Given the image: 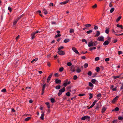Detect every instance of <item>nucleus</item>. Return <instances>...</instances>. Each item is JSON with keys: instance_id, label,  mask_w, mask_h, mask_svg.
Masks as SVG:
<instances>
[{"instance_id": "b1692460", "label": "nucleus", "mask_w": 123, "mask_h": 123, "mask_svg": "<svg viewBox=\"0 0 123 123\" xmlns=\"http://www.w3.org/2000/svg\"><path fill=\"white\" fill-rule=\"evenodd\" d=\"M69 39H66L64 40V42L65 43H67L69 42Z\"/></svg>"}, {"instance_id": "2f4dec72", "label": "nucleus", "mask_w": 123, "mask_h": 123, "mask_svg": "<svg viewBox=\"0 0 123 123\" xmlns=\"http://www.w3.org/2000/svg\"><path fill=\"white\" fill-rule=\"evenodd\" d=\"M88 64L87 63H85L84 65V66L85 68H86L88 66Z\"/></svg>"}, {"instance_id": "864d4df0", "label": "nucleus", "mask_w": 123, "mask_h": 123, "mask_svg": "<svg viewBox=\"0 0 123 123\" xmlns=\"http://www.w3.org/2000/svg\"><path fill=\"white\" fill-rule=\"evenodd\" d=\"M120 89L121 90L123 89V83H121Z\"/></svg>"}, {"instance_id": "774afa93", "label": "nucleus", "mask_w": 123, "mask_h": 123, "mask_svg": "<svg viewBox=\"0 0 123 123\" xmlns=\"http://www.w3.org/2000/svg\"><path fill=\"white\" fill-rule=\"evenodd\" d=\"M117 120H115L113 121L112 123H117Z\"/></svg>"}, {"instance_id": "4c0bfd02", "label": "nucleus", "mask_w": 123, "mask_h": 123, "mask_svg": "<svg viewBox=\"0 0 123 123\" xmlns=\"http://www.w3.org/2000/svg\"><path fill=\"white\" fill-rule=\"evenodd\" d=\"M96 81V80L95 79H93L91 81L92 82L93 84L95 83Z\"/></svg>"}, {"instance_id": "37998d69", "label": "nucleus", "mask_w": 123, "mask_h": 123, "mask_svg": "<svg viewBox=\"0 0 123 123\" xmlns=\"http://www.w3.org/2000/svg\"><path fill=\"white\" fill-rule=\"evenodd\" d=\"M50 101L52 103H54L55 102V99L53 98H52L50 99Z\"/></svg>"}, {"instance_id": "09e8293b", "label": "nucleus", "mask_w": 123, "mask_h": 123, "mask_svg": "<svg viewBox=\"0 0 123 123\" xmlns=\"http://www.w3.org/2000/svg\"><path fill=\"white\" fill-rule=\"evenodd\" d=\"M92 72L90 71H89L87 73L90 76H91L92 75Z\"/></svg>"}, {"instance_id": "cd10ccee", "label": "nucleus", "mask_w": 123, "mask_h": 123, "mask_svg": "<svg viewBox=\"0 0 123 123\" xmlns=\"http://www.w3.org/2000/svg\"><path fill=\"white\" fill-rule=\"evenodd\" d=\"M68 81V80H66V82L65 83H64L63 84V85L65 87H66V86H67V81Z\"/></svg>"}, {"instance_id": "4d7b16f0", "label": "nucleus", "mask_w": 123, "mask_h": 123, "mask_svg": "<svg viewBox=\"0 0 123 123\" xmlns=\"http://www.w3.org/2000/svg\"><path fill=\"white\" fill-rule=\"evenodd\" d=\"M54 76L56 77H58L59 76L58 73H57L55 74H54Z\"/></svg>"}, {"instance_id": "bf43d9fd", "label": "nucleus", "mask_w": 123, "mask_h": 123, "mask_svg": "<svg viewBox=\"0 0 123 123\" xmlns=\"http://www.w3.org/2000/svg\"><path fill=\"white\" fill-rule=\"evenodd\" d=\"M8 9L10 11V12H11L12 11V9L10 7H8Z\"/></svg>"}, {"instance_id": "c9c22d12", "label": "nucleus", "mask_w": 123, "mask_h": 123, "mask_svg": "<svg viewBox=\"0 0 123 123\" xmlns=\"http://www.w3.org/2000/svg\"><path fill=\"white\" fill-rule=\"evenodd\" d=\"M37 12H38L40 14V15L42 17H44L42 15H41L40 14V13L41 12V11H37Z\"/></svg>"}, {"instance_id": "13d9d810", "label": "nucleus", "mask_w": 123, "mask_h": 123, "mask_svg": "<svg viewBox=\"0 0 123 123\" xmlns=\"http://www.w3.org/2000/svg\"><path fill=\"white\" fill-rule=\"evenodd\" d=\"M120 76H113V78L114 79H116L120 77Z\"/></svg>"}, {"instance_id": "3c124183", "label": "nucleus", "mask_w": 123, "mask_h": 123, "mask_svg": "<svg viewBox=\"0 0 123 123\" xmlns=\"http://www.w3.org/2000/svg\"><path fill=\"white\" fill-rule=\"evenodd\" d=\"M78 77L76 75H74V76L73 79L74 80H76L77 79Z\"/></svg>"}, {"instance_id": "1a4fd4ad", "label": "nucleus", "mask_w": 123, "mask_h": 123, "mask_svg": "<svg viewBox=\"0 0 123 123\" xmlns=\"http://www.w3.org/2000/svg\"><path fill=\"white\" fill-rule=\"evenodd\" d=\"M104 37L102 36H101L100 37H99L97 38V40H99L100 41H104Z\"/></svg>"}, {"instance_id": "338daca9", "label": "nucleus", "mask_w": 123, "mask_h": 123, "mask_svg": "<svg viewBox=\"0 0 123 123\" xmlns=\"http://www.w3.org/2000/svg\"><path fill=\"white\" fill-rule=\"evenodd\" d=\"M109 60V58H106L105 59V61L106 62L108 61Z\"/></svg>"}, {"instance_id": "c85d7f7f", "label": "nucleus", "mask_w": 123, "mask_h": 123, "mask_svg": "<svg viewBox=\"0 0 123 123\" xmlns=\"http://www.w3.org/2000/svg\"><path fill=\"white\" fill-rule=\"evenodd\" d=\"M61 35L60 34H58L56 35L55 37V38H57L58 37H60L61 36Z\"/></svg>"}, {"instance_id": "c03bdc74", "label": "nucleus", "mask_w": 123, "mask_h": 123, "mask_svg": "<svg viewBox=\"0 0 123 123\" xmlns=\"http://www.w3.org/2000/svg\"><path fill=\"white\" fill-rule=\"evenodd\" d=\"M67 64L68 66H70L72 65V63L70 62H69L67 63Z\"/></svg>"}, {"instance_id": "6e6552de", "label": "nucleus", "mask_w": 123, "mask_h": 123, "mask_svg": "<svg viewBox=\"0 0 123 123\" xmlns=\"http://www.w3.org/2000/svg\"><path fill=\"white\" fill-rule=\"evenodd\" d=\"M119 97V96H116L112 101V103H114L115 101L117 100Z\"/></svg>"}, {"instance_id": "ddd939ff", "label": "nucleus", "mask_w": 123, "mask_h": 123, "mask_svg": "<svg viewBox=\"0 0 123 123\" xmlns=\"http://www.w3.org/2000/svg\"><path fill=\"white\" fill-rule=\"evenodd\" d=\"M109 43V41H107L106 40L105 41L104 43H103V44L104 45H108Z\"/></svg>"}, {"instance_id": "49530a36", "label": "nucleus", "mask_w": 123, "mask_h": 123, "mask_svg": "<svg viewBox=\"0 0 123 123\" xmlns=\"http://www.w3.org/2000/svg\"><path fill=\"white\" fill-rule=\"evenodd\" d=\"M82 41L83 42H85L86 44L87 43V42L85 39H82Z\"/></svg>"}, {"instance_id": "bb28decb", "label": "nucleus", "mask_w": 123, "mask_h": 123, "mask_svg": "<svg viewBox=\"0 0 123 123\" xmlns=\"http://www.w3.org/2000/svg\"><path fill=\"white\" fill-rule=\"evenodd\" d=\"M114 9H115L114 8H111L110 10V12L111 13H112L114 11Z\"/></svg>"}, {"instance_id": "4468645a", "label": "nucleus", "mask_w": 123, "mask_h": 123, "mask_svg": "<svg viewBox=\"0 0 123 123\" xmlns=\"http://www.w3.org/2000/svg\"><path fill=\"white\" fill-rule=\"evenodd\" d=\"M68 2V1L66 0V1L63 2H60V4L61 5H63L64 4H66Z\"/></svg>"}, {"instance_id": "69168bd1", "label": "nucleus", "mask_w": 123, "mask_h": 123, "mask_svg": "<svg viewBox=\"0 0 123 123\" xmlns=\"http://www.w3.org/2000/svg\"><path fill=\"white\" fill-rule=\"evenodd\" d=\"M47 65L49 67H50V64L49 62H47Z\"/></svg>"}, {"instance_id": "f257e3e1", "label": "nucleus", "mask_w": 123, "mask_h": 123, "mask_svg": "<svg viewBox=\"0 0 123 123\" xmlns=\"http://www.w3.org/2000/svg\"><path fill=\"white\" fill-rule=\"evenodd\" d=\"M65 90V88L64 87H63L62 89H60L58 93V96H60L62 94V92H64Z\"/></svg>"}, {"instance_id": "7ed1b4c3", "label": "nucleus", "mask_w": 123, "mask_h": 123, "mask_svg": "<svg viewBox=\"0 0 123 123\" xmlns=\"http://www.w3.org/2000/svg\"><path fill=\"white\" fill-rule=\"evenodd\" d=\"M90 117L89 116H86L82 117L81 118V119L82 120L86 119L88 121L90 119Z\"/></svg>"}, {"instance_id": "aec40b11", "label": "nucleus", "mask_w": 123, "mask_h": 123, "mask_svg": "<svg viewBox=\"0 0 123 123\" xmlns=\"http://www.w3.org/2000/svg\"><path fill=\"white\" fill-rule=\"evenodd\" d=\"M61 86L60 85H58L56 86L55 87V88L56 89L58 90L61 88Z\"/></svg>"}, {"instance_id": "4be33fe9", "label": "nucleus", "mask_w": 123, "mask_h": 123, "mask_svg": "<svg viewBox=\"0 0 123 123\" xmlns=\"http://www.w3.org/2000/svg\"><path fill=\"white\" fill-rule=\"evenodd\" d=\"M95 70L97 72H98L100 71V68L99 67H97L95 69Z\"/></svg>"}, {"instance_id": "f3484780", "label": "nucleus", "mask_w": 123, "mask_h": 123, "mask_svg": "<svg viewBox=\"0 0 123 123\" xmlns=\"http://www.w3.org/2000/svg\"><path fill=\"white\" fill-rule=\"evenodd\" d=\"M44 114L43 112L42 113L41 116L40 118L42 120H43L44 119Z\"/></svg>"}, {"instance_id": "39448f33", "label": "nucleus", "mask_w": 123, "mask_h": 123, "mask_svg": "<svg viewBox=\"0 0 123 123\" xmlns=\"http://www.w3.org/2000/svg\"><path fill=\"white\" fill-rule=\"evenodd\" d=\"M46 86V84L45 83L43 84V86H42V92L41 93V95H43V94L44 92V90L45 89V88Z\"/></svg>"}, {"instance_id": "6ab92c4d", "label": "nucleus", "mask_w": 123, "mask_h": 123, "mask_svg": "<svg viewBox=\"0 0 123 123\" xmlns=\"http://www.w3.org/2000/svg\"><path fill=\"white\" fill-rule=\"evenodd\" d=\"M109 28H106L105 31V32L107 34L109 33Z\"/></svg>"}, {"instance_id": "6e6d98bb", "label": "nucleus", "mask_w": 123, "mask_h": 123, "mask_svg": "<svg viewBox=\"0 0 123 123\" xmlns=\"http://www.w3.org/2000/svg\"><path fill=\"white\" fill-rule=\"evenodd\" d=\"M66 95L67 96H70V94L69 92H67L66 93Z\"/></svg>"}, {"instance_id": "412c9836", "label": "nucleus", "mask_w": 123, "mask_h": 123, "mask_svg": "<svg viewBox=\"0 0 123 123\" xmlns=\"http://www.w3.org/2000/svg\"><path fill=\"white\" fill-rule=\"evenodd\" d=\"M106 108L105 107L103 108L102 109V113H104L105 111Z\"/></svg>"}, {"instance_id": "0eeeda50", "label": "nucleus", "mask_w": 123, "mask_h": 123, "mask_svg": "<svg viewBox=\"0 0 123 123\" xmlns=\"http://www.w3.org/2000/svg\"><path fill=\"white\" fill-rule=\"evenodd\" d=\"M55 82L56 84H60L61 83V80H60L56 79L55 80Z\"/></svg>"}, {"instance_id": "393cba45", "label": "nucleus", "mask_w": 123, "mask_h": 123, "mask_svg": "<svg viewBox=\"0 0 123 123\" xmlns=\"http://www.w3.org/2000/svg\"><path fill=\"white\" fill-rule=\"evenodd\" d=\"M117 27L119 28H121V29H122L123 28V26L122 25H120L118 24H117Z\"/></svg>"}, {"instance_id": "20e7f679", "label": "nucleus", "mask_w": 123, "mask_h": 123, "mask_svg": "<svg viewBox=\"0 0 123 123\" xmlns=\"http://www.w3.org/2000/svg\"><path fill=\"white\" fill-rule=\"evenodd\" d=\"M57 53L58 54L60 55H64L65 54V52L62 50H58Z\"/></svg>"}, {"instance_id": "8fccbe9b", "label": "nucleus", "mask_w": 123, "mask_h": 123, "mask_svg": "<svg viewBox=\"0 0 123 123\" xmlns=\"http://www.w3.org/2000/svg\"><path fill=\"white\" fill-rule=\"evenodd\" d=\"M89 85L91 87H92L93 86V85L91 82H89Z\"/></svg>"}, {"instance_id": "a19ab883", "label": "nucleus", "mask_w": 123, "mask_h": 123, "mask_svg": "<svg viewBox=\"0 0 123 123\" xmlns=\"http://www.w3.org/2000/svg\"><path fill=\"white\" fill-rule=\"evenodd\" d=\"M119 108L118 107H117L115 108L114 110L116 111H118L119 110Z\"/></svg>"}, {"instance_id": "79ce46f5", "label": "nucleus", "mask_w": 123, "mask_h": 123, "mask_svg": "<svg viewBox=\"0 0 123 123\" xmlns=\"http://www.w3.org/2000/svg\"><path fill=\"white\" fill-rule=\"evenodd\" d=\"M99 58L98 57H96L95 58V60L96 61L99 60Z\"/></svg>"}, {"instance_id": "9b49d317", "label": "nucleus", "mask_w": 123, "mask_h": 123, "mask_svg": "<svg viewBox=\"0 0 123 123\" xmlns=\"http://www.w3.org/2000/svg\"><path fill=\"white\" fill-rule=\"evenodd\" d=\"M52 75L53 74L52 73L48 76L47 80V82H49V81L50 79L51 78Z\"/></svg>"}, {"instance_id": "e2e57ef3", "label": "nucleus", "mask_w": 123, "mask_h": 123, "mask_svg": "<svg viewBox=\"0 0 123 123\" xmlns=\"http://www.w3.org/2000/svg\"><path fill=\"white\" fill-rule=\"evenodd\" d=\"M101 94L100 93L97 95V97H101Z\"/></svg>"}, {"instance_id": "5701e85b", "label": "nucleus", "mask_w": 123, "mask_h": 123, "mask_svg": "<svg viewBox=\"0 0 123 123\" xmlns=\"http://www.w3.org/2000/svg\"><path fill=\"white\" fill-rule=\"evenodd\" d=\"M31 118V117H27L25 118V121H28Z\"/></svg>"}, {"instance_id": "de8ad7c7", "label": "nucleus", "mask_w": 123, "mask_h": 123, "mask_svg": "<svg viewBox=\"0 0 123 123\" xmlns=\"http://www.w3.org/2000/svg\"><path fill=\"white\" fill-rule=\"evenodd\" d=\"M91 25L89 24H88L84 25V26L86 27H90Z\"/></svg>"}, {"instance_id": "a878e982", "label": "nucleus", "mask_w": 123, "mask_h": 123, "mask_svg": "<svg viewBox=\"0 0 123 123\" xmlns=\"http://www.w3.org/2000/svg\"><path fill=\"white\" fill-rule=\"evenodd\" d=\"M77 72L78 73H79L81 72L80 69L79 68H78L76 69Z\"/></svg>"}, {"instance_id": "0e129e2a", "label": "nucleus", "mask_w": 123, "mask_h": 123, "mask_svg": "<svg viewBox=\"0 0 123 123\" xmlns=\"http://www.w3.org/2000/svg\"><path fill=\"white\" fill-rule=\"evenodd\" d=\"M118 53L119 55H120V54H122L123 53L122 52L120 51H118Z\"/></svg>"}, {"instance_id": "ea45409f", "label": "nucleus", "mask_w": 123, "mask_h": 123, "mask_svg": "<svg viewBox=\"0 0 123 123\" xmlns=\"http://www.w3.org/2000/svg\"><path fill=\"white\" fill-rule=\"evenodd\" d=\"M89 95L90 96V97L89 98V99H90L92 97V94L91 93H89Z\"/></svg>"}, {"instance_id": "9d476101", "label": "nucleus", "mask_w": 123, "mask_h": 123, "mask_svg": "<svg viewBox=\"0 0 123 123\" xmlns=\"http://www.w3.org/2000/svg\"><path fill=\"white\" fill-rule=\"evenodd\" d=\"M88 45L89 47L94 46L93 43V42L92 41H91L90 42L88 43Z\"/></svg>"}, {"instance_id": "a211bd4d", "label": "nucleus", "mask_w": 123, "mask_h": 123, "mask_svg": "<svg viewBox=\"0 0 123 123\" xmlns=\"http://www.w3.org/2000/svg\"><path fill=\"white\" fill-rule=\"evenodd\" d=\"M121 16H119L118 18H117L116 20V22H118V21H119L120 19L121 18Z\"/></svg>"}, {"instance_id": "58836bf2", "label": "nucleus", "mask_w": 123, "mask_h": 123, "mask_svg": "<svg viewBox=\"0 0 123 123\" xmlns=\"http://www.w3.org/2000/svg\"><path fill=\"white\" fill-rule=\"evenodd\" d=\"M92 32V30H90L89 31H87L86 33L88 34H90V33H91Z\"/></svg>"}, {"instance_id": "2eb2a0df", "label": "nucleus", "mask_w": 123, "mask_h": 123, "mask_svg": "<svg viewBox=\"0 0 123 123\" xmlns=\"http://www.w3.org/2000/svg\"><path fill=\"white\" fill-rule=\"evenodd\" d=\"M70 70L71 71H72V72H74L75 71V70L74 68V67L72 66L71 67Z\"/></svg>"}, {"instance_id": "f8f14e48", "label": "nucleus", "mask_w": 123, "mask_h": 123, "mask_svg": "<svg viewBox=\"0 0 123 123\" xmlns=\"http://www.w3.org/2000/svg\"><path fill=\"white\" fill-rule=\"evenodd\" d=\"M36 34H35V33H34V32H33L31 34V39H32L34 38L35 37V35Z\"/></svg>"}, {"instance_id": "5fc2aeb1", "label": "nucleus", "mask_w": 123, "mask_h": 123, "mask_svg": "<svg viewBox=\"0 0 123 123\" xmlns=\"http://www.w3.org/2000/svg\"><path fill=\"white\" fill-rule=\"evenodd\" d=\"M42 12H43L45 14H46V11L45 9H44L43 10Z\"/></svg>"}, {"instance_id": "a18cd8bd", "label": "nucleus", "mask_w": 123, "mask_h": 123, "mask_svg": "<svg viewBox=\"0 0 123 123\" xmlns=\"http://www.w3.org/2000/svg\"><path fill=\"white\" fill-rule=\"evenodd\" d=\"M97 7V5L96 4H95L94 5L92 6V7L93 8H95Z\"/></svg>"}, {"instance_id": "052dcab7", "label": "nucleus", "mask_w": 123, "mask_h": 123, "mask_svg": "<svg viewBox=\"0 0 123 123\" xmlns=\"http://www.w3.org/2000/svg\"><path fill=\"white\" fill-rule=\"evenodd\" d=\"M1 92H5L6 91V89H4L2 90L1 91Z\"/></svg>"}, {"instance_id": "f03ea898", "label": "nucleus", "mask_w": 123, "mask_h": 123, "mask_svg": "<svg viewBox=\"0 0 123 123\" xmlns=\"http://www.w3.org/2000/svg\"><path fill=\"white\" fill-rule=\"evenodd\" d=\"M65 90V88L64 87H63L62 89H60L58 93V96H60L62 94V92H64Z\"/></svg>"}, {"instance_id": "e433bc0d", "label": "nucleus", "mask_w": 123, "mask_h": 123, "mask_svg": "<svg viewBox=\"0 0 123 123\" xmlns=\"http://www.w3.org/2000/svg\"><path fill=\"white\" fill-rule=\"evenodd\" d=\"M37 60H38V59L37 58H35V59H34L32 61H31V63H32V62H33L34 61H35V62Z\"/></svg>"}, {"instance_id": "7c9ffc66", "label": "nucleus", "mask_w": 123, "mask_h": 123, "mask_svg": "<svg viewBox=\"0 0 123 123\" xmlns=\"http://www.w3.org/2000/svg\"><path fill=\"white\" fill-rule=\"evenodd\" d=\"M47 105L48 109H49L50 107V105L49 102H47Z\"/></svg>"}, {"instance_id": "f704fd0d", "label": "nucleus", "mask_w": 123, "mask_h": 123, "mask_svg": "<svg viewBox=\"0 0 123 123\" xmlns=\"http://www.w3.org/2000/svg\"><path fill=\"white\" fill-rule=\"evenodd\" d=\"M93 43H94V44H93L94 46H96L98 44L97 42L96 41H95L94 42H93Z\"/></svg>"}, {"instance_id": "680f3d73", "label": "nucleus", "mask_w": 123, "mask_h": 123, "mask_svg": "<svg viewBox=\"0 0 123 123\" xmlns=\"http://www.w3.org/2000/svg\"><path fill=\"white\" fill-rule=\"evenodd\" d=\"M50 109H48V111H47V114H49V113H50Z\"/></svg>"}, {"instance_id": "dca6fc26", "label": "nucleus", "mask_w": 123, "mask_h": 123, "mask_svg": "<svg viewBox=\"0 0 123 123\" xmlns=\"http://www.w3.org/2000/svg\"><path fill=\"white\" fill-rule=\"evenodd\" d=\"M100 34V32L98 31H97L96 32V34L95 35V37H98L99 36Z\"/></svg>"}, {"instance_id": "423d86ee", "label": "nucleus", "mask_w": 123, "mask_h": 123, "mask_svg": "<svg viewBox=\"0 0 123 123\" xmlns=\"http://www.w3.org/2000/svg\"><path fill=\"white\" fill-rule=\"evenodd\" d=\"M72 49L76 54L79 55H80L79 53L75 48L74 47H73L72 48Z\"/></svg>"}, {"instance_id": "c756f323", "label": "nucleus", "mask_w": 123, "mask_h": 123, "mask_svg": "<svg viewBox=\"0 0 123 123\" xmlns=\"http://www.w3.org/2000/svg\"><path fill=\"white\" fill-rule=\"evenodd\" d=\"M64 69V68L63 67L61 68H59V71L62 72V71Z\"/></svg>"}, {"instance_id": "473e14b6", "label": "nucleus", "mask_w": 123, "mask_h": 123, "mask_svg": "<svg viewBox=\"0 0 123 123\" xmlns=\"http://www.w3.org/2000/svg\"><path fill=\"white\" fill-rule=\"evenodd\" d=\"M64 48V47L63 46H61L59 47L58 49V50H61V49H63Z\"/></svg>"}, {"instance_id": "72a5a7b5", "label": "nucleus", "mask_w": 123, "mask_h": 123, "mask_svg": "<svg viewBox=\"0 0 123 123\" xmlns=\"http://www.w3.org/2000/svg\"><path fill=\"white\" fill-rule=\"evenodd\" d=\"M118 119L119 120H122L123 119V118L121 116H119L118 117Z\"/></svg>"}, {"instance_id": "603ef678", "label": "nucleus", "mask_w": 123, "mask_h": 123, "mask_svg": "<svg viewBox=\"0 0 123 123\" xmlns=\"http://www.w3.org/2000/svg\"><path fill=\"white\" fill-rule=\"evenodd\" d=\"M74 30L73 29H70L69 32L70 33H72L74 32Z\"/></svg>"}]
</instances>
